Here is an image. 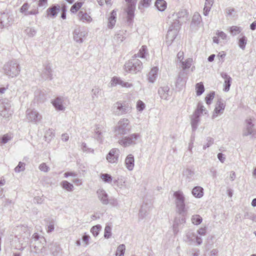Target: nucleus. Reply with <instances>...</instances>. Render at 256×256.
I'll use <instances>...</instances> for the list:
<instances>
[{
	"mask_svg": "<svg viewBox=\"0 0 256 256\" xmlns=\"http://www.w3.org/2000/svg\"><path fill=\"white\" fill-rule=\"evenodd\" d=\"M132 129L130 121L126 118H122L114 128V132L116 136L125 135L129 133Z\"/></svg>",
	"mask_w": 256,
	"mask_h": 256,
	"instance_id": "nucleus-1",
	"label": "nucleus"
},
{
	"mask_svg": "<svg viewBox=\"0 0 256 256\" xmlns=\"http://www.w3.org/2000/svg\"><path fill=\"white\" fill-rule=\"evenodd\" d=\"M142 68V62L134 57L126 62L124 65V69L128 73L136 74L140 71Z\"/></svg>",
	"mask_w": 256,
	"mask_h": 256,
	"instance_id": "nucleus-2",
	"label": "nucleus"
},
{
	"mask_svg": "<svg viewBox=\"0 0 256 256\" xmlns=\"http://www.w3.org/2000/svg\"><path fill=\"white\" fill-rule=\"evenodd\" d=\"M131 106L126 102H118L113 104L112 110L115 116H120L130 113L132 111Z\"/></svg>",
	"mask_w": 256,
	"mask_h": 256,
	"instance_id": "nucleus-3",
	"label": "nucleus"
},
{
	"mask_svg": "<svg viewBox=\"0 0 256 256\" xmlns=\"http://www.w3.org/2000/svg\"><path fill=\"white\" fill-rule=\"evenodd\" d=\"M4 74L10 78H14L18 75L20 68L16 60H11L6 63L3 67Z\"/></svg>",
	"mask_w": 256,
	"mask_h": 256,
	"instance_id": "nucleus-4",
	"label": "nucleus"
},
{
	"mask_svg": "<svg viewBox=\"0 0 256 256\" xmlns=\"http://www.w3.org/2000/svg\"><path fill=\"white\" fill-rule=\"evenodd\" d=\"M172 18L174 22L172 24L177 28H180V26L188 19V14L186 10H182L178 12L174 13L172 15Z\"/></svg>",
	"mask_w": 256,
	"mask_h": 256,
	"instance_id": "nucleus-5",
	"label": "nucleus"
},
{
	"mask_svg": "<svg viewBox=\"0 0 256 256\" xmlns=\"http://www.w3.org/2000/svg\"><path fill=\"white\" fill-rule=\"evenodd\" d=\"M174 196L176 198L175 203L178 212L182 214L184 212L185 209V198L182 192L178 190L175 192Z\"/></svg>",
	"mask_w": 256,
	"mask_h": 256,
	"instance_id": "nucleus-6",
	"label": "nucleus"
},
{
	"mask_svg": "<svg viewBox=\"0 0 256 256\" xmlns=\"http://www.w3.org/2000/svg\"><path fill=\"white\" fill-rule=\"evenodd\" d=\"M140 135L138 133H134L130 136L122 138L118 141V142L121 146L124 147H127L130 145L136 144V140L140 138Z\"/></svg>",
	"mask_w": 256,
	"mask_h": 256,
	"instance_id": "nucleus-7",
	"label": "nucleus"
},
{
	"mask_svg": "<svg viewBox=\"0 0 256 256\" xmlns=\"http://www.w3.org/2000/svg\"><path fill=\"white\" fill-rule=\"evenodd\" d=\"M11 104L7 100H0V116L6 118H9L12 114Z\"/></svg>",
	"mask_w": 256,
	"mask_h": 256,
	"instance_id": "nucleus-8",
	"label": "nucleus"
},
{
	"mask_svg": "<svg viewBox=\"0 0 256 256\" xmlns=\"http://www.w3.org/2000/svg\"><path fill=\"white\" fill-rule=\"evenodd\" d=\"M26 120L30 122L37 124L42 119V115L35 109H28L26 112Z\"/></svg>",
	"mask_w": 256,
	"mask_h": 256,
	"instance_id": "nucleus-9",
	"label": "nucleus"
},
{
	"mask_svg": "<svg viewBox=\"0 0 256 256\" xmlns=\"http://www.w3.org/2000/svg\"><path fill=\"white\" fill-rule=\"evenodd\" d=\"M126 8L125 10L127 14V20L130 22L134 15V10L137 0H126Z\"/></svg>",
	"mask_w": 256,
	"mask_h": 256,
	"instance_id": "nucleus-10",
	"label": "nucleus"
},
{
	"mask_svg": "<svg viewBox=\"0 0 256 256\" xmlns=\"http://www.w3.org/2000/svg\"><path fill=\"white\" fill-rule=\"evenodd\" d=\"M179 28L175 26L172 24H171L170 26L166 36V44L168 46L170 45L172 41L176 38Z\"/></svg>",
	"mask_w": 256,
	"mask_h": 256,
	"instance_id": "nucleus-11",
	"label": "nucleus"
},
{
	"mask_svg": "<svg viewBox=\"0 0 256 256\" xmlns=\"http://www.w3.org/2000/svg\"><path fill=\"white\" fill-rule=\"evenodd\" d=\"M120 156V150L118 148H112L106 156V160L111 164L117 163Z\"/></svg>",
	"mask_w": 256,
	"mask_h": 256,
	"instance_id": "nucleus-12",
	"label": "nucleus"
},
{
	"mask_svg": "<svg viewBox=\"0 0 256 256\" xmlns=\"http://www.w3.org/2000/svg\"><path fill=\"white\" fill-rule=\"evenodd\" d=\"M110 84L112 86H116L118 85H120L124 88H130L133 86L132 83L124 82L120 78L116 76L112 78Z\"/></svg>",
	"mask_w": 256,
	"mask_h": 256,
	"instance_id": "nucleus-13",
	"label": "nucleus"
},
{
	"mask_svg": "<svg viewBox=\"0 0 256 256\" xmlns=\"http://www.w3.org/2000/svg\"><path fill=\"white\" fill-rule=\"evenodd\" d=\"M46 240L44 238H40V241L35 242L34 244V252L38 254L43 253L46 246Z\"/></svg>",
	"mask_w": 256,
	"mask_h": 256,
	"instance_id": "nucleus-14",
	"label": "nucleus"
},
{
	"mask_svg": "<svg viewBox=\"0 0 256 256\" xmlns=\"http://www.w3.org/2000/svg\"><path fill=\"white\" fill-rule=\"evenodd\" d=\"M252 121L253 120L251 118L246 120V126L242 132V135L244 136H248L254 134V124L252 123Z\"/></svg>",
	"mask_w": 256,
	"mask_h": 256,
	"instance_id": "nucleus-15",
	"label": "nucleus"
},
{
	"mask_svg": "<svg viewBox=\"0 0 256 256\" xmlns=\"http://www.w3.org/2000/svg\"><path fill=\"white\" fill-rule=\"evenodd\" d=\"M158 94L162 99L169 100L170 96L169 86H160L158 90Z\"/></svg>",
	"mask_w": 256,
	"mask_h": 256,
	"instance_id": "nucleus-16",
	"label": "nucleus"
},
{
	"mask_svg": "<svg viewBox=\"0 0 256 256\" xmlns=\"http://www.w3.org/2000/svg\"><path fill=\"white\" fill-rule=\"evenodd\" d=\"M224 103L220 100H218L216 104L212 118H214L220 114H222L225 108Z\"/></svg>",
	"mask_w": 256,
	"mask_h": 256,
	"instance_id": "nucleus-17",
	"label": "nucleus"
},
{
	"mask_svg": "<svg viewBox=\"0 0 256 256\" xmlns=\"http://www.w3.org/2000/svg\"><path fill=\"white\" fill-rule=\"evenodd\" d=\"M64 101V98L57 97L52 100V103L56 110H64L66 108L63 104Z\"/></svg>",
	"mask_w": 256,
	"mask_h": 256,
	"instance_id": "nucleus-18",
	"label": "nucleus"
},
{
	"mask_svg": "<svg viewBox=\"0 0 256 256\" xmlns=\"http://www.w3.org/2000/svg\"><path fill=\"white\" fill-rule=\"evenodd\" d=\"M96 193L99 200L103 204L107 205L109 204L108 194L104 190L100 188L97 190Z\"/></svg>",
	"mask_w": 256,
	"mask_h": 256,
	"instance_id": "nucleus-19",
	"label": "nucleus"
},
{
	"mask_svg": "<svg viewBox=\"0 0 256 256\" xmlns=\"http://www.w3.org/2000/svg\"><path fill=\"white\" fill-rule=\"evenodd\" d=\"M60 11V6L58 5H52L46 10L47 16L54 18L58 15Z\"/></svg>",
	"mask_w": 256,
	"mask_h": 256,
	"instance_id": "nucleus-20",
	"label": "nucleus"
},
{
	"mask_svg": "<svg viewBox=\"0 0 256 256\" xmlns=\"http://www.w3.org/2000/svg\"><path fill=\"white\" fill-rule=\"evenodd\" d=\"M87 32L85 31H81L79 28L76 29L74 32V39L78 43H82L83 42L82 38L85 37Z\"/></svg>",
	"mask_w": 256,
	"mask_h": 256,
	"instance_id": "nucleus-21",
	"label": "nucleus"
},
{
	"mask_svg": "<svg viewBox=\"0 0 256 256\" xmlns=\"http://www.w3.org/2000/svg\"><path fill=\"white\" fill-rule=\"evenodd\" d=\"M220 75L222 77L224 80V90L225 92H228L231 85L232 78L230 76L225 72L221 73Z\"/></svg>",
	"mask_w": 256,
	"mask_h": 256,
	"instance_id": "nucleus-22",
	"label": "nucleus"
},
{
	"mask_svg": "<svg viewBox=\"0 0 256 256\" xmlns=\"http://www.w3.org/2000/svg\"><path fill=\"white\" fill-rule=\"evenodd\" d=\"M125 165L128 170H132L134 166V156L132 154H128L125 160Z\"/></svg>",
	"mask_w": 256,
	"mask_h": 256,
	"instance_id": "nucleus-23",
	"label": "nucleus"
},
{
	"mask_svg": "<svg viewBox=\"0 0 256 256\" xmlns=\"http://www.w3.org/2000/svg\"><path fill=\"white\" fill-rule=\"evenodd\" d=\"M202 20V17L200 14L198 12H196L192 16L190 26L192 27H198L200 26Z\"/></svg>",
	"mask_w": 256,
	"mask_h": 256,
	"instance_id": "nucleus-24",
	"label": "nucleus"
},
{
	"mask_svg": "<svg viewBox=\"0 0 256 256\" xmlns=\"http://www.w3.org/2000/svg\"><path fill=\"white\" fill-rule=\"evenodd\" d=\"M116 12L113 10L111 13L110 16L108 18V27L112 29L116 24Z\"/></svg>",
	"mask_w": 256,
	"mask_h": 256,
	"instance_id": "nucleus-25",
	"label": "nucleus"
},
{
	"mask_svg": "<svg viewBox=\"0 0 256 256\" xmlns=\"http://www.w3.org/2000/svg\"><path fill=\"white\" fill-rule=\"evenodd\" d=\"M158 69L157 67L152 68L148 74V80L150 82L154 83L158 77Z\"/></svg>",
	"mask_w": 256,
	"mask_h": 256,
	"instance_id": "nucleus-26",
	"label": "nucleus"
},
{
	"mask_svg": "<svg viewBox=\"0 0 256 256\" xmlns=\"http://www.w3.org/2000/svg\"><path fill=\"white\" fill-rule=\"evenodd\" d=\"M200 115L196 114V112H194L193 115L192 116L190 123L193 131H195L198 128V124L200 120Z\"/></svg>",
	"mask_w": 256,
	"mask_h": 256,
	"instance_id": "nucleus-27",
	"label": "nucleus"
},
{
	"mask_svg": "<svg viewBox=\"0 0 256 256\" xmlns=\"http://www.w3.org/2000/svg\"><path fill=\"white\" fill-rule=\"evenodd\" d=\"M78 17L80 20L83 22H90L92 19L91 16L86 12L80 11L78 14Z\"/></svg>",
	"mask_w": 256,
	"mask_h": 256,
	"instance_id": "nucleus-28",
	"label": "nucleus"
},
{
	"mask_svg": "<svg viewBox=\"0 0 256 256\" xmlns=\"http://www.w3.org/2000/svg\"><path fill=\"white\" fill-rule=\"evenodd\" d=\"M42 76L44 79L51 78L52 70L51 66L50 64H47L44 66Z\"/></svg>",
	"mask_w": 256,
	"mask_h": 256,
	"instance_id": "nucleus-29",
	"label": "nucleus"
},
{
	"mask_svg": "<svg viewBox=\"0 0 256 256\" xmlns=\"http://www.w3.org/2000/svg\"><path fill=\"white\" fill-rule=\"evenodd\" d=\"M102 126L96 125L94 129L95 136L100 142H102L103 139L102 132Z\"/></svg>",
	"mask_w": 256,
	"mask_h": 256,
	"instance_id": "nucleus-30",
	"label": "nucleus"
},
{
	"mask_svg": "<svg viewBox=\"0 0 256 256\" xmlns=\"http://www.w3.org/2000/svg\"><path fill=\"white\" fill-rule=\"evenodd\" d=\"M1 21L0 22V28H3L9 22L8 16V14L4 12H0Z\"/></svg>",
	"mask_w": 256,
	"mask_h": 256,
	"instance_id": "nucleus-31",
	"label": "nucleus"
},
{
	"mask_svg": "<svg viewBox=\"0 0 256 256\" xmlns=\"http://www.w3.org/2000/svg\"><path fill=\"white\" fill-rule=\"evenodd\" d=\"M203 190L204 189L200 186H196L192 190V194L196 198H200L204 195Z\"/></svg>",
	"mask_w": 256,
	"mask_h": 256,
	"instance_id": "nucleus-32",
	"label": "nucleus"
},
{
	"mask_svg": "<svg viewBox=\"0 0 256 256\" xmlns=\"http://www.w3.org/2000/svg\"><path fill=\"white\" fill-rule=\"evenodd\" d=\"M183 175L188 182H190L194 178V172L190 169L187 168L184 171Z\"/></svg>",
	"mask_w": 256,
	"mask_h": 256,
	"instance_id": "nucleus-33",
	"label": "nucleus"
},
{
	"mask_svg": "<svg viewBox=\"0 0 256 256\" xmlns=\"http://www.w3.org/2000/svg\"><path fill=\"white\" fill-rule=\"evenodd\" d=\"M166 2L164 0H156L155 2V6L160 12L164 11L166 8Z\"/></svg>",
	"mask_w": 256,
	"mask_h": 256,
	"instance_id": "nucleus-34",
	"label": "nucleus"
},
{
	"mask_svg": "<svg viewBox=\"0 0 256 256\" xmlns=\"http://www.w3.org/2000/svg\"><path fill=\"white\" fill-rule=\"evenodd\" d=\"M214 2V0H206L204 7V16H206L208 14Z\"/></svg>",
	"mask_w": 256,
	"mask_h": 256,
	"instance_id": "nucleus-35",
	"label": "nucleus"
},
{
	"mask_svg": "<svg viewBox=\"0 0 256 256\" xmlns=\"http://www.w3.org/2000/svg\"><path fill=\"white\" fill-rule=\"evenodd\" d=\"M196 234L194 232L188 230L186 235V240L190 244L195 242Z\"/></svg>",
	"mask_w": 256,
	"mask_h": 256,
	"instance_id": "nucleus-36",
	"label": "nucleus"
},
{
	"mask_svg": "<svg viewBox=\"0 0 256 256\" xmlns=\"http://www.w3.org/2000/svg\"><path fill=\"white\" fill-rule=\"evenodd\" d=\"M207 110L203 106L201 102H199L198 104L196 109L195 110L194 112L196 114L200 115V114H206Z\"/></svg>",
	"mask_w": 256,
	"mask_h": 256,
	"instance_id": "nucleus-37",
	"label": "nucleus"
},
{
	"mask_svg": "<svg viewBox=\"0 0 256 256\" xmlns=\"http://www.w3.org/2000/svg\"><path fill=\"white\" fill-rule=\"evenodd\" d=\"M148 54L147 48L146 46H143L140 49L138 52L134 55V58H136L137 57L140 58H144L146 54Z\"/></svg>",
	"mask_w": 256,
	"mask_h": 256,
	"instance_id": "nucleus-38",
	"label": "nucleus"
},
{
	"mask_svg": "<svg viewBox=\"0 0 256 256\" xmlns=\"http://www.w3.org/2000/svg\"><path fill=\"white\" fill-rule=\"evenodd\" d=\"M60 186L68 192L72 191L74 189V186L66 180L62 181Z\"/></svg>",
	"mask_w": 256,
	"mask_h": 256,
	"instance_id": "nucleus-39",
	"label": "nucleus"
},
{
	"mask_svg": "<svg viewBox=\"0 0 256 256\" xmlns=\"http://www.w3.org/2000/svg\"><path fill=\"white\" fill-rule=\"evenodd\" d=\"M242 28L238 26H232L229 28V32L232 36H236L242 31Z\"/></svg>",
	"mask_w": 256,
	"mask_h": 256,
	"instance_id": "nucleus-40",
	"label": "nucleus"
},
{
	"mask_svg": "<svg viewBox=\"0 0 256 256\" xmlns=\"http://www.w3.org/2000/svg\"><path fill=\"white\" fill-rule=\"evenodd\" d=\"M124 31L120 30L114 36V39L118 42H122L124 39Z\"/></svg>",
	"mask_w": 256,
	"mask_h": 256,
	"instance_id": "nucleus-41",
	"label": "nucleus"
},
{
	"mask_svg": "<svg viewBox=\"0 0 256 256\" xmlns=\"http://www.w3.org/2000/svg\"><path fill=\"white\" fill-rule=\"evenodd\" d=\"M126 250V246L124 244H120L116 248V256H124Z\"/></svg>",
	"mask_w": 256,
	"mask_h": 256,
	"instance_id": "nucleus-42",
	"label": "nucleus"
},
{
	"mask_svg": "<svg viewBox=\"0 0 256 256\" xmlns=\"http://www.w3.org/2000/svg\"><path fill=\"white\" fill-rule=\"evenodd\" d=\"M101 90L98 87H94L92 90V97L93 100L98 98V96L101 94Z\"/></svg>",
	"mask_w": 256,
	"mask_h": 256,
	"instance_id": "nucleus-43",
	"label": "nucleus"
},
{
	"mask_svg": "<svg viewBox=\"0 0 256 256\" xmlns=\"http://www.w3.org/2000/svg\"><path fill=\"white\" fill-rule=\"evenodd\" d=\"M196 90L197 96H200L204 91V86L202 82L196 84Z\"/></svg>",
	"mask_w": 256,
	"mask_h": 256,
	"instance_id": "nucleus-44",
	"label": "nucleus"
},
{
	"mask_svg": "<svg viewBox=\"0 0 256 256\" xmlns=\"http://www.w3.org/2000/svg\"><path fill=\"white\" fill-rule=\"evenodd\" d=\"M54 130L52 128H49L46 131L45 134V138L46 140L50 141L54 136Z\"/></svg>",
	"mask_w": 256,
	"mask_h": 256,
	"instance_id": "nucleus-45",
	"label": "nucleus"
},
{
	"mask_svg": "<svg viewBox=\"0 0 256 256\" xmlns=\"http://www.w3.org/2000/svg\"><path fill=\"white\" fill-rule=\"evenodd\" d=\"M25 234L27 236L26 238H23V240H20L19 241L20 243L21 244V246L20 248H17L19 250H22L24 249V248L26 246L30 234L29 232H28L27 234L26 233Z\"/></svg>",
	"mask_w": 256,
	"mask_h": 256,
	"instance_id": "nucleus-46",
	"label": "nucleus"
},
{
	"mask_svg": "<svg viewBox=\"0 0 256 256\" xmlns=\"http://www.w3.org/2000/svg\"><path fill=\"white\" fill-rule=\"evenodd\" d=\"M202 218L198 214L192 216L191 218L192 223L195 225L200 224L202 222Z\"/></svg>",
	"mask_w": 256,
	"mask_h": 256,
	"instance_id": "nucleus-47",
	"label": "nucleus"
},
{
	"mask_svg": "<svg viewBox=\"0 0 256 256\" xmlns=\"http://www.w3.org/2000/svg\"><path fill=\"white\" fill-rule=\"evenodd\" d=\"M146 108L145 104L141 100H138L136 104V108L138 112H142Z\"/></svg>",
	"mask_w": 256,
	"mask_h": 256,
	"instance_id": "nucleus-48",
	"label": "nucleus"
},
{
	"mask_svg": "<svg viewBox=\"0 0 256 256\" xmlns=\"http://www.w3.org/2000/svg\"><path fill=\"white\" fill-rule=\"evenodd\" d=\"M181 62L182 64V67L183 70L188 68L192 66V59L191 58H188L186 59L185 61L182 62Z\"/></svg>",
	"mask_w": 256,
	"mask_h": 256,
	"instance_id": "nucleus-49",
	"label": "nucleus"
},
{
	"mask_svg": "<svg viewBox=\"0 0 256 256\" xmlns=\"http://www.w3.org/2000/svg\"><path fill=\"white\" fill-rule=\"evenodd\" d=\"M100 177L104 182L110 183L112 180V176L108 174H102Z\"/></svg>",
	"mask_w": 256,
	"mask_h": 256,
	"instance_id": "nucleus-50",
	"label": "nucleus"
},
{
	"mask_svg": "<svg viewBox=\"0 0 256 256\" xmlns=\"http://www.w3.org/2000/svg\"><path fill=\"white\" fill-rule=\"evenodd\" d=\"M101 228V226L100 224H98L92 226L90 230V232L94 236H96L99 234V232Z\"/></svg>",
	"mask_w": 256,
	"mask_h": 256,
	"instance_id": "nucleus-51",
	"label": "nucleus"
},
{
	"mask_svg": "<svg viewBox=\"0 0 256 256\" xmlns=\"http://www.w3.org/2000/svg\"><path fill=\"white\" fill-rule=\"evenodd\" d=\"M112 227L111 226L107 224L104 228V236L106 238H109L112 236Z\"/></svg>",
	"mask_w": 256,
	"mask_h": 256,
	"instance_id": "nucleus-52",
	"label": "nucleus"
},
{
	"mask_svg": "<svg viewBox=\"0 0 256 256\" xmlns=\"http://www.w3.org/2000/svg\"><path fill=\"white\" fill-rule=\"evenodd\" d=\"M82 6V3L81 2H76L72 5L70 8V12L72 13L76 12Z\"/></svg>",
	"mask_w": 256,
	"mask_h": 256,
	"instance_id": "nucleus-53",
	"label": "nucleus"
},
{
	"mask_svg": "<svg viewBox=\"0 0 256 256\" xmlns=\"http://www.w3.org/2000/svg\"><path fill=\"white\" fill-rule=\"evenodd\" d=\"M12 138V136L11 134H4L0 141V144H5L7 143L9 140H10Z\"/></svg>",
	"mask_w": 256,
	"mask_h": 256,
	"instance_id": "nucleus-54",
	"label": "nucleus"
},
{
	"mask_svg": "<svg viewBox=\"0 0 256 256\" xmlns=\"http://www.w3.org/2000/svg\"><path fill=\"white\" fill-rule=\"evenodd\" d=\"M246 38L245 36H243L238 41V46L242 50H244L246 44Z\"/></svg>",
	"mask_w": 256,
	"mask_h": 256,
	"instance_id": "nucleus-55",
	"label": "nucleus"
},
{
	"mask_svg": "<svg viewBox=\"0 0 256 256\" xmlns=\"http://www.w3.org/2000/svg\"><path fill=\"white\" fill-rule=\"evenodd\" d=\"M25 170V164L21 162H19L18 166L15 168L14 171L16 172H20Z\"/></svg>",
	"mask_w": 256,
	"mask_h": 256,
	"instance_id": "nucleus-56",
	"label": "nucleus"
},
{
	"mask_svg": "<svg viewBox=\"0 0 256 256\" xmlns=\"http://www.w3.org/2000/svg\"><path fill=\"white\" fill-rule=\"evenodd\" d=\"M26 34L30 37H33L36 34V30L32 28H27L25 30Z\"/></svg>",
	"mask_w": 256,
	"mask_h": 256,
	"instance_id": "nucleus-57",
	"label": "nucleus"
},
{
	"mask_svg": "<svg viewBox=\"0 0 256 256\" xmlns=\"http://www.w3.org/2000/svg\"><path fill=\"white\" fill-rule=\"evenodd\" d=\"M214 92H212L207 95V96L205 98L206 103L208 105L212 103V101L214 99Z\"/></svg>",
	"mask_w": 256,
	"mask_h": 256,
	"instance_id": "nucleus-58",
	"label": "nucleus"
},
{
	"mask_svg": "<svg viewBox=\"0 0 256 256\" xmlns=\"http://www.w3.org/2000/svg\"><path fill=\"white\" fill-rule=\"evenodd\" d=\"M39 170L43 172H48L50 168L49 166H48L46 163L42 162L38 166Z\"/></svg>",
	"mask_w": 256,
	"mask_h": 256,
	"instance_id": "nucleus-59",
	"label": "nucleus"
},
{
	"mask_svg": "<svg viewBox=\"0 0 256 256\" xmlns=\"http://www.w3.org/2000/svg\"><path fill=\"white\" fill-rule=\"evenodd\" d=\"M214 139L212 138L208 137L206 138V143L204 144L203 146V148L204 150L206 149L207 148L210 147L214 144Z\"/></svg>",
	"mask_w": 256,
	"mask_h": 256,
	"instance_id": "nucleus-60",
	"label": "nucleus"
},
{
	"mask_svg": "<svg viewBox=\"0 0 256 256\" xmlns=\"http://www.w3.org/2000/svg\"><path fill=\"white\" fill-rule=\"evenodd\" d=\"M30 6L28 3L25 2L24 4L21 6L20 8V12L24 14L25 15V13H26L28 12V10Z\"/></svg>",
	"mask_w": 256,
	"mask_h": 256,
	"instance_id": "nucleus-61",
	"label": "nucleus"
},
{
	"mask_svg": "<svg viewBox=\"0 0 256 256\" xmlns=\"http://www.w3.org/2000/svg\"><path fill=\"white\" fill-rule=\"evenodd\" d=\"M90 238V236L89 235L85 234L82 237V242L84 243L86 246H87L89 244V240Z\"/></svg>",
	"mask_w": 256,
	"mask_h": 256,
	"instance_id": "nucleus-62",
	"label": "nucleus"
},
{
	"mask_svg": "<svg viewBox=\"0 0 256 256\" xmlns=\"http://www.w3.org/2000/svg\"><path fill=\"white\" fill-rule=\"evenodd\" d=\"M216 35L218 38H220L222 40H226L227 38L226 34L222 31H218Z\"/></svg>",
	"mask_w": 256,
	"mask_h": 256,
	"instance_id": "nucleus-63",
	"label": "nucleus"
},
{
	"mask_svg": "<svg viewBox=\"0 0 256 256\" xmlns=\"http://www.w3.org/2000/svg\"><path fill=\"white\" fill-rule=\"evenodd\" d=\"M109 203L114 206H118V202L116 198H112L109 200Z\"/></svg>",
	"mask_w": 256,
	"mask_h": 256,
	"instance_id": "nucleus-64",
	"label": "nucleus"
}]
</instances>
